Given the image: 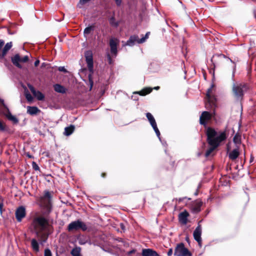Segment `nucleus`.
<instances>
[{"mask_svg": "<svg viewBox=\"0 0 256 256\" xmlns=\"http://www.w3.org/2000/svg\"><path fill=\"white\" fill-rule=\"evenodd\" d=\"M206 142L210 146L205 153V156L208 158L220 145L221 142L226 140L227 135L226 131L218 132L214 128L212 127H208L206 128Z\"/></svg>", "mask_w": 256, "mask_h": 256, "instance_id": "f257e3e1", "label": "nucleus"}, {"mask_svg": "<svg viewBox=\"0 0 256 256\" xmlns=\"http://www.w3.org/2000/svg\"><path fill=\"white\" fill-rule=\"evenodd\" d=\"M35 216L32 222V225L36 232V234L44 230H48L52 227L49 224L48 219L47 216Z\"/></svg>", "mask_w": 256, "mask_h": 256, "instance_id": "f03ea898", "label": "nucleus"}, {"mask_svg": "<svg viewBox=\"0 0 256 256\" xmlns=\"http://www.w3.org/2000/svg\"><path fill=\"white\" fill-rule=\"evenodd\" d=\"M250 89V86L244 82H236L232 84V93L234 96L238 100H242L244 94Z\"/></svg>", "mask_w": 256, "mask_h": 256, "instance_id": "7ed1b4c3", "label": "nucleus"}, {"mask_svg": "<svg viewBox=\"0 0 256 256\" xmlns=\"http://www.w3.org/2000/svg\"><path fill=\"white\" fill-rule=\"evenodd\" d=\"M52 193L48 190H45L44 196L40 198V205L44 210V214L46 216H48L52 211Z\"/></svg>", "mask_w": 256, "mask_h": 256, "instance_id": "20e7f679", "label": "nucleus"}, {"mask_svg": "<svg viewBox=\"0 0 256 256\" xmlns=\"http://www.w3.org/2000/svg\"><path fill=\"white\" fill-rule=\"evenodd\" d=\"M84 56L86 61L87 64V66L89 72L90 74L88 75V81L90 86V90L92 89L94 82L92 76V74L94 72V60H93V54L90 50H86L84 52Z\"/></svg>", "mask_w": 256, "mask_h": 256, "instance_id": "39448f33", "label": "nucleus"}, {"mask_svg": "<svg viewBox=\"0 0 256 256\" xmlns=\"http://www.w3.org/2000/svg\"><path fill=\"white\" fill-rule=\"evenodd\" d=\"M212 84L210 87L208 88L206 96L205 107L207 110L213 109L216 106V99L214 95L212 94V90L214 86Z\"/></svg>", "mask_w": 256, "mask_h": 256, "instance_id": "423d86ee", "label": "nucleus"}, {"mask_svg": "<svg viewBox=\"0 0 256 256\" xmlns=\"http://www.w3.org/2000/svg\"><path fill=\"white\" fill-rule=\"evenodd\" d=\"M87 228V226L84 222L78 220L70 222L68 225L67 230L68 232L76 231L80 230L86 231Z\"/></svg>", "mask_w": 256, "mask_h": 256, "instance_id": "0eeeda50", "label": "nucleus"}, {"mask_svg": "<svg viewBox=\"0 0 256 256\" xmlns=\"http://www.w3.org/2000/svg\"><path fill=\"white\" fill-rule=\"evenodd\" d=\"M176 256H192V252L184 246L182 242L177 244L174 252Z\"/></svg>", "mask_w": 256, "mask_h": 256, "instance_id": "6e6552de", "label": "nucleus"}, {"mask_svg": "<svg viewBox=\"0 0 256 256\" xmlns=\"http://www.w3.org/2000/svg\"><path fill=\"white\" fill-rule=\"evenodd\" d=\"M210 110H212L213 112L212 113H210L207 111L203 112L200 118V124L201 125H202L206 126L207 124V122L208 120H210L212 118L215 114V108L213 109H210Z\"/></svg>", "mask_w": 256, "mask_h": 256, "instance_id": "1a4fd4ad", "label": "nucleus"}, {"mask_svg": "<svg viewBox=\"0 0 256 256\" xmlns=\"http://www.w3.org/2000/svg\"><path fill=\"white\" fill-rule=\"evenodd\" d=\"M150 33V32H146L145 36L140 39L136 35L132 36L127 41L126 44L130 46H132L134 45L135 42H137L138 44H142L144 42L147 38H148Z\"/></svg>", "mask_w": 256, "mask_h": 256, "instance_id": "9d476101", "label": "nucleus"}, {"mask_svg": "<svg viewBox=\"0 0 256 256\" xmlns=\"http://www.w3.org/2000/svg\"><path fill=\"white\" fill-rule=\"evenodd\" d=\"M15 216L18 222H22V220L26 216L25 208L23 206L18 207L16 210Z\"/></svg>", "mask_w": 256, "mask_h": 256, "instance_id": "9b49d317", "label": "nucleus"}, {"mask_svg": "<svg viewBox=\"0 0 256 256\" xmlns=\"http://www.w3.org/2000/svg\"><path fill=\"white\" fill-rule=\"evenodd\" d=\"M28 86L34 96L38 100H43L44 99V95L40 91L36 90L35 88L30 84H28Z\"/></svg>", "mask_w": 256, "mask_h": 256, "instance_id": "f8f14e48", "label": "nucleus"}, {"mask_svg": "<svg viewBox=\"0 0 256 256\" xmlns=\"http://www.w3.org/2000/svg\"><path fill=\"white\" fill-rule=\"evenodd\" d=\"M202 233V228L200 224H199L198 226L194 230L193 236L194 239L199 244H200L202 242V238L201 235Z\"/></svg>", "mask_w": 256, "mask_h": 256, "instance_id": "ddd939ff", "label": "nucleus"}, {"mask_svg": "<svg viewBox=\"0 0 256 256\" xmlns=\"http://www.w3.org/2000/svg\"><path fill=\"white\" fill-rule=\"evenodd\" d=\"M189 216V213L186 210L180 212L178 214L179 222L182 224H186L188 222V218Z\"/></svg>", "mask_w": 256, "mask_h": 256, "instance_id": "4468645a", "label": "nucleus"}, {"mask_svg": "<svg viewBox=\"0 0 256 256\" xmlns=\"http://www.w3.org/2000/svg\"><path fill=\"white\" fill-rule=\"evenodd\" d=\"M118 42L117 39L111 38L110 40V52L112 54L116 56L118 53L117 46Z\"/></svg>", "mask_w": 256, "mask_h": 256, "instance_id": "2eb2a0df", "label": "nucleus"}, {"mask_svg": "<svg viewBox=\"0 0 256 256\" xmlns=\"http://www.w3.org/2000/svg\"><path fill=\"white\" fill-rule=\"evenodd\" d=\"M0 102L2 104V105L6 108L8 110V113L6 115V118L9 120H10L12 121L14 124H17L18 122V119L14 116H12L11 113L10 112L8 107L6 106L4 104V100L2 99H0Z\"/></svg>", "mask_w": 256, "mask_h": 256, "instance_id": "dca6fc26", "label": "nucleus"}, {"mask_svg": "<svg viewBox=\"0 0 256 256\" xmlns=\"http://www.w3.org/2000/svg\"><path fill=\"white\" fill-rule=\"evenodd\" d=\"M202 204V202L200 200H197L193 202L192 206V210L194 212L198 213L201 210V206Z\"/></svg>", "mask_w": 256, "mask_h": 256, "instance_id": "f3484780", "label": "nucleus"}, {"mask_svg": "<svg viewBox=\"0 0 256 256\" xmlns=\"http://www.w3.org/2000/svg\"><path fill=\"white\" fill-rule=\"evenodd\" d=\"M142 256H160L158 253L151 248H144L142 250Z\"/></svg>", "mask_w": 256, "mask_h": 256, "instance_id": "a211bd4d", "label": "nucleus"}, {"mask_svg": "<svg viewBox=\"0 0 256 256\" xmlns=\"http://www.w3.org/2000/svg\"><path fill=\"white\" fill-rule=\"evenodd\" d=\"M52 232L50 228L48 230H44L42 232H40L38 234H36L38 236H40L41 240L44 242H46L48 240L49 235Z\"/></svg>", "mask_w": 256, "mask_h": 256, "instance_id": "6ab92c4d", "label": "nucleus"}, {"mask_svg": "<svg viewBox=\"0 0 256 256\" xmlns=\"http://www.w3.org/2000/svg\"><path fill=\"white\" fill-rule=\"evenodd\" d=\"M11 60L12 64L19 68H22V66L20 64V56L19 54H16L11 58Z\"/></svg>", "mask_w": 256, "mask_h": 256, "instance_id": "aec40b11", "label": "nucleus"}, {"mask_svg": "<svg viewBox=\"0 0 256 256\" xmlns=\"http://www.w3.org/2000/svg\"><path fill=\"white\" fill-rule=\"evenodd\" d=\"M40 112L38 108L35 106H28L27 107V113L30 115L34 116L38 114Z\"/></svg>", "mask_w": 256, "mask_h": 256, "instance_id": "412c9836", "label": "nucleus"}, {"mask_svg": "<svg viewBox=\"0 0 256 256\" xmlns=\"http://www.w3.org/2000/svg\"><path fill=\"white\" fill-rule=\"evenodd\" d=\"M152 88H145L140 91L134 92V94H138L139 95L142 96H145L150 94L152 92Z\"/></svg>", "mask_w": 256, "mask_h": 256, "instance_id": "4be33fe9", "label": "nucleus"}, {"mask_svg": "<svg viewBox=\"0 0 256 256\" xmlns=\"http://www.w3.org/2000/svg\"><path fill=\"white\" fill-rule=\"evenodd\" d=\"M54 90L60 94H65L66 92V89L63 86L60 84H55L54 86Z\"/></svg>", "mask_w": 256, "mask_h": 256, "instance_id": "5701e85b", "label": "nucleus"}, {"mask_svg": "<svg viewBox=\"0 0 256 256\" xmlns=\"http://www.w3.org/2000/svg\"><path fill=\"white\" fill-rule=\"evenodd\" d=\"M240 152L238 148L233 150L228 154L230 159L232 160H236L239 156Z\"/></svg>", "mask_w": 256, "mask_h": 256, "instance_id": "b1692460", "label": "nucleus"}, {"mask_svg": "<svg viewBox=\"0 0 256 256\" xmlns=\"http://www.w3.org/2000/svg\"><path fill=\"white\" fill-rule=\"evenodd\" d=\"M74 130V126L70 124V126L65 128L64 134L66 136H69L73 133Z\"/></svg>", "mask_w": 256, "mask_h": 256, "instance_id": "393cba45", "label": "nucleus"}, {"mask_svg": "<svg viewBox=\"0 0 256 256\" xmlns=\"http://www.w3.org/2000/svg\"><path fill=\"white\" fill-rule=\"evenodd\" d=\"M146 116L152 126H154L156 125V123L154 117L150 112H147L146 114Z\"/></svg>", "mask_w": 256, "mask_h": 256, "instance_id": "a878e982", "label": "nucleus"}, {"mask_svg": "<svg viewBox=\"0 0 256 256\" xmlns=\"http://www.w3.org/2000/svg\"><path fill=\"white\" fill-rule=\"evenodd\" d=\"M31 245H32V247L34 251H35L36 252H38L39 251V250H40L39 244H38L37 240L36 239L33 238L32 240Z\"/></svg>", "mask_w": 256, "mask_h": 256, "instance_id": "bb28decb", "label": "nucleus"}, {"mask_svg": "<svg viewBox=\"0 0 256 256\" xmlns=\"http://www.w3.org/2000/svg\"><path fill=\"white\" fill-rule=\"evenodd\" d=\"M94 25H92L86 27L84 30V36L86 37L87 35L90 34L92 32H93L94 30Z\"/></svg>", "mask_w": 256, "mask_h": 256, "instance_id": "cd10ccee", "label": "nucleus"}, {"mask_svg": "<svg viewBox=\"0 0 256 256\" xmlns=\"http://www.w3.org/2000/svg\"><path fill=\"white\" fill-rule=\"evenodd\" d=\"M80 250V247H76L72 250L70 254L72 256H81Z\"/></svg>", "mask_w": 256, "mask_h": 256, "instance_id": "c85d7f7f", "label": "nucleus"}, {"mask_svg": "<svg viewBox=\"0 0 256 256\" xmlns=\"http://www.w3.org/2000/svg\"><path fill=\"white\" fill-rule=\"evenodd\" d=\"M109 22L112 26L115 28H117L119 25V22L116 21L114 16H112L109 18Z\"/></svg>", "mask_w": 256, "mask_h": 256, "instance_id": "c756f323", "label": "nucleus"}, {"mask_svg": "<svg viewBox=\"0 0 256 256\" xmlns=\"http://www.w3.org/2000/svg\"><path fill=\"white\" fill-rule=\"evenodd\" d=\"M233 141L235 144H240L241 142V136L238 134H236L234 137Z\"/></svg>", "mask_w": 256, "mask_h": 256, "instance_id": "7c9ffc66", "label": "nucleus"}, {"mask_svg": "<svg viewBox=\"0 0 256 256\" xmlns=\"http://www.w3.org/2000/svg\"><path fill=\"white\" fill-rule=\"evenodd\" d=\"M25 96H26V100H28V101L30 102L32 101L33 98H32V96L28 92H26Z\"/></svg>", "mask_w": 256, "mask_h": 256, "instance_id": "2f4dec72", "label": "nucleus"}, {"mask_svg": "<svg viewBox=\"0 0 256 256\" xmlns=\"http://www.w3.org/2000/svg\"><path fill=\"white\" fill-rule=\"evenodd\" d=\"M152 127L154 130L157 136L160 138V132L158 128L157 124L154 126H152Z\"/></svg>", "mask_w": 256, "mask_h": 256, "instance_id": "473e14b6", "label": "nucleus"}, {"mask_svg": "<svg viewBox=\"0 0 256 256\" xmlns=\"http://www.w3.org/2000/svg\"><path fill=\"white\" fill-rule=\"evenodd\" d=\"M32 168L35 170H40V167L37 164L34 162H32Z\"/></svg>", "mask_w": 256, "mask_h": 256, "instance_id": "72a5a7b5", "label": "nucleus"}, {"mask_svg": "<svg viewBox=\"0 0 256 256\" xmlns=\"http://www.w3.org/2000/svg\"><path fill=\"white\" fill-rule=\"evenodd\" d=\"M44 256H52V254L49 248L44 250Z\"/></svg>", "mask_w": 256, "mask_h": 256, "instance_id": "f704fd0d", "label": "nucleus"}, {"mask_svg": "<svg viewBox=\"0 0 256 256\" xmlns=\"http://www.w3.org/2000/svg\"><path fill=\"white\" fill-rule=\"evenodd\" d=\"M29 58L28 56H25L22 58H20V62H26L28 61Z\"/></svg>", "mask_w": 256, "mask_h": 256, "instance_id": "c9c22d12", "label": "nucleus"}, {"mask_svg": "<svg viewBox=\"0 0 256 256\" xmlns=\"http://www.w3.org/2000/svg\"><path fill=\"white\" fill-rule=\"evenodd\" d=\"M6 125L4 124L0 120V130L4 131L6 130Z\"/></svg>", "mask_w": 256, "mask_h": 256, "instance_id": "e433bc0d", "label": "nucleus"}, {"mask_svg": "<svg viewBox=\"0 0 256 256\" xmlns=\"http://www.w3.org/2000/svg\"><path fill=\"white\" fill-rule=\"evenodd\" d=\"M58 70L60 72H64V73H66V72H68V70H66V69L65 68L64 66H60V67H58Z\"/></svg>", "mask_w": 256, "mask_h": 256, "instance_id": "4c0bfd02", "label": "nucleus"}, {"mask_svg": "<svg viewBox=\"0 0 256 256\" xmlns=\"http://www.w3.org/2000/svg\"><path fill=\"white\" fill-rule=\"evenodd\" d=\"M90 0H80L79 4H80L82 5H84L86 4V3L88 2Z\"/></svg>", "mask_w": 256, "mask_h": 256, "instance_id": "58836bf2", "label": "nucleus"}, {"mask_svg": "<svg viewBox=\"0 0 256 256\" xmlns=\"http://www.w3.org/2000/svg\"><path fill=\"white\" fill-rule=\"evenodd\" d=\"M173 250L172 248H170L167 254L168 256H171L172 254Z\"/></svg>", "mask_w": 256, "mask_h": 256, "instance_id": "ea45409f", "label": "nucleus"}, {"mask_svg": "<svg viewBox=\"0 0 256 256\" xmlns=\"http://www.w3.org/2000/svg\"><path fill=\"white\" fill-rule=\"evenodd\" d=\"M186 198H187V197H186V196H185V197H183V198H178V202H181L183 201V200H184V199H186ZM188 200H191V198H188Z\"/></svg>", "mask_w": 256, "mask_h": 256, "instance_id": "a19ab883", "label": "nucleus"}, {"mask_svg": "<svg viewBox=\"0 0 256 256\" xmlns=\"http://www.w3.org/2000/svg\"><path fill=\"white\" fill-rule=\"evenodd\" d=\"M135 252H136V250L134 249V250H132L128 252V255H130L132 254L135 253Z\"/></svg>", "mask_w": 256, "mask_h": 256, "instance_id": "79ce46f5", "label": "nucleus"}, {"mask_svg": "<svg viewBox=\"0 0 256 256\" xmlns=\"http://www.w3.org/2000/svg\"><path fill=\"white\" fill-rule=\"evenodd\" d=\"M39 64H40V60H36L35 61V62H34V66H38Z\"/></svg>", "mask_w": 256, "mask_h": 256, "instance_id": "37998d69", "label": "nucleus"}, {"mask_svg": "<svg viewBox=\"0 0 256 256\" xmlns=\"http://www.w3.org/2000/svg\"><path fill=\"white\" fill-rule=\"evenodd\" d=\"M254 157L253 156L252 154H251L250 160V163L252 162H254Z\"/></svg>", "mask_w": 256, "mask_h": 256, "instance_id": "c03bdc74", "label": "nucleus"}, {"mask_svg": "<svg viewBox=\"0 0 256 256\" xmlns=\"http://www.w3.org/2000/svg\"><path fill=\"white\" fill-rule=\"evenodd\" d=\"M106 172H102L101 174V176L103 178H105L106 176Z\"/></svg>", "mask_w": 256, "mask_h": 256, "instance_id": "a18cd8bd", "label": "nucleus"}, {"mask_svg": "<svg viewBox=\"0 0 256 256\" xmlns=\"http://www.w3.org/2000/svg\"><path fill=\"white\" fill-rule=\"evenodd\" d=\"M108 61H109V63L110 64H111V62H112V58H111V56H110L108 54Z\"/></svg>", "mask_w": 256, "mask_h": 256, "instance_id": "49530a36", "label": "nucleus"}, {"mask_svg": "<svg viewBox=\"0 0 256 256\" xmlns=\"http://www.w3.org/2000/svg\"><path fill=\"white\" fill-rule=\"evenodd\" d=\"M2 206H3L2 203H0V211H1V212H2Z\"/></svg>", "mask_w": 256, "mask_h": 256, "instance_id": "de8ad7c7", "label": "nucleus"}, {"mask_svg": "<svg viewBox=\"0 0 256 256\" xmlns=\"http://www.w3.org/2000/svg\"><path fill=\"white\" fill-rule=\"evenodd\" d=\"M160 86H157L154 87V89L156 90H159V89H160Z\"/></svg>", "mask_w": 256, "mask_h": 256, "instance_id": "09e8293b", "label": "nucleus"}, {"mask_svg": "<svg viewBox=\"0 0 256 256\" xmlns=\"http://www.w3.org/2000/svg\"><path fill=\"white\" fill-rule=\"evenodd\" d=\"M26 156H27L28 158H32V156L31 155H30L29 154H26Z\"/></svg>", "mask_w": 256, "mask_h": 256, "instance_id": "8fccbe9b", "label": "nucleus"}, {"mask_svg": "<svg viewBox=\"0 0 256 256\" xmlns=\"http://www.w3.org/2000/svg\"><path fill=\"white\" fill-rule=\"evenodd\" d=\"M79 244H84V242H82V241H79Z\"/></svg>", "mask_w": 256, "mask_h": 256, "instance_id": "3c124183", "label": "nucleus"}, {"mask_svg": "<svg viewBox=\"0 0 256 256\" xmlns=\"http://www.w3.org/2000/svg\"><path fill=\"white\" fill-rule=\"evenodd\" d=\"M79 244H84V242H82V241H79Z\"/></svg>", "mask_w": 256, "mask_h": 256, "instance_id": "603ef678", "label": "nucleus"}, {"mask_svg": "<svg viewBox=\"0 0 256 256\" xmlns=\"http://www.w3.org/2000/svg\"><path fill=\"white\" fill-rule=\"evenodd\" d=\"M186 240L187 242H188V241H189V238H188V236H187V237L186 238Z\"/></svg>", "mask_w": 256, "mask_h": 256, "instance_id": "864d4df0", "label": "nucleus"}, {"mask_svg": "<svg viewBox=\"0 0 256 256\" xmlns=\"http://www.w3.org/2000/svg\"><path fill=\"white\" fill-rule=\"evenodd\" d=\"M5 65L6 66L7 64V60H5Z\"/></svg>", "mask_w": 256, "mask_h": 256, "instance_id": "5fc2aeb1", "label": "nucleus"}, {"mask_svg": "<svg viewBox=\"0 0 256 256\" xmlns=\"http://www.w3.org/2000/svg\"><path fill=\"white\" fill-rule=\"evenodd\" d=\"M224 58H225V56L224 54H221Z\"/></svg>", "mask_w": 256, "mask_h": 256, "instance_id": "6e6d98bb", "label": "nucleus"}, {"mask_svg": "<svg viewBox=\"0 0 256 256\" xmlns=\"http://www.w3.org/2000/svg\"><path fill=\"white\" fill-rule=\"evenodd\" d=\"M254 17L256 18V14H254Z\"/></svg>", "mask_w": 256, "mask_h": 256, "instance_id": "4d7b16f0", "label": "nucleus"}, {"mask_svg": "<svg viewBox=\"0 0 256 256\" xmlns=\"http://www.w3.org/2000/svg\"><path fill=\"white\" fill-rule=\"evenodd\" d=\"M195 194H196V195H197V194H198V192H196L195 193Z\"/></svg>", "mask_w": 256, "mask_h": 256, "instance_id": "13d9d810", "label": "nucleus"}]
</instances>
